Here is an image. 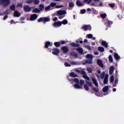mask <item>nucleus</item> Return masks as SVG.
Here are the masks:
<instances>
[{"mask_svg": "<svg viewBox=\"0 0 124 124\" xmlns=\"http://www.w3.org/2000/svg\"><path fill=\"white\" fill-rule=\"evenodd\" d=\"M86 58L88 60H85L83 63V64H86L87 63L91 64L93 63V56L91 54H87L86 55Z\"/></svg>", "mask_w": 124, "mask_h": 124, "instance_id": "obj_1", "label": "nucleus"}, {"mask_svg": "<svg viewBox=\"0 0 124 124\" xmlns=\"http://www.w3.org/2000/svg\"><path fill=\"white\" fill-rule=\"evenodd\" d=\"M10 4V0H0V5L7 7Z\"/></svg>", "mask_w": 124, "mask_h": 124, "instance_id": "obj_2", "label": "nucleus"}, {"mask_svg": "<svg viewBox=\"0 0 124 124\" xmlns=\"http://www.w3.org/2000/svg\"><path fill=\"white\" fill-rule=\"evenodd\" d=\"M76 72L78 73H81V74H83V78H84V79H86V80H88V81H90V78L86 75V72H85V71H80V70H76Z\"/></svg>", "mask_w": 124, "mask_h": 124, "instance_id": "obj_3", "label": "nucleus"}, {"mask_svg": "<svg viewBox=\"0 0 124 124\" xmlns=\"http://www.w3.org/2000/svg\"><path fill=\"white\" fill-rule=\"evenodd\" d=\"M38 22L39 23L43 22L44 24H45V23H46V22H50V18L47 17H41L38 19Z\"/></svg>", "mask_w": 124, "mask_h": 124, "instance_id": "obj_4", "label": "nucleus"}, {"mask_svg": "<svg viewBox=\"0 0 124 124\" xmlns=\"http://www.w3.org/2000/svg\"><path fill=\"white\" fill-rule=\"evenodd\" d=\"M82 29L85 31H92V27L90 25H84L82 27Z\"/></svg>", "mask_w": 124, "mask_h": 124, "instance_id": "obj_5", "label": "nucleus"}, {"mask_svg": "<svg viewBox=\"0 0 124 124\" xmlns=\"http://www.w3.org/2000/svg\"><path fill=\"white\" fill-rule=\"evenodd\" d=\"M61 50L62 51L63 54H66V53H68V51H69L68 47L66 46H62L61 47Z\"/></svg>", "mask_w": 124, "mask_h": 124, "instance_id": "obj_6", "label": "nucleus"}, {"mask_svg": "<svg viewBox=\"0 0 124 124\" xmlns=\"http://www.w3.org/2000/svg\"><path fill=\"white\" fill-rule=\"evenodd\" d=\"M52 54L53 55H54V56H59V54H60V50L59 49V48H53Z\"/></svg>", "mask_w": 124, "mask_h": 124, "instance_id": "obj_7", "label": "nucleus"}, {"mask_svg": "<svg viewBox=\"0 0 124 124\" xmlns=\"http://www.w3.org/2000/svg\"><path fill=\"white\" fill-rule=\"evenodd\" d=\"M23 10L25 12H30V11H31V8L28 5H25L23 7Z\"/></svg>", "mask_w": 124, "mask_h": 124, "instance_id": "obj_8", "label": "nucleus"}, {"mask_svg": "<svg viewBox=\"0 0 124 124\" xmlns=\"http://www.w3.org/2000/svg\"><path fill=\"white\" fill-rule=\"evenodd\" d=\"M52 26L54 27V28H57V27H61L62 26V21H58L53 23Z\"/></svg>", "mask_w": 124, "mask_h": 124, "instance_id": "obj_9", "label": "nucleus"}, {"mask_svg": "<svg viewBox=\"0 0 124 124\" xmlns=\"http://www.w3.org/2000/svg\"><path fill=\"white\" fill-rule=\"evenodd\" d=\"M57 14L59 16H61V15H64L65 14H66V11L65 10H59L58 11H57Z\"/></svg>", "mask_w": 124, "mask_h": 124, "instance_id": "obj_10", "label": "nucleus"}, {"mask_svg": "<svg viewBox=\"0 0 124 124\" xmlns=\"http://www.w3.org/2000/svg\"><path fill=\"white\" fill-rule=\"evenodd\" d=\"M37 19V15L36 14H33L31 15L30 17V20L31 21H34V20H36Z\"/></svg>", "mask_w": 124, "mask_h": 124, "instance_id": "obj_11", "label": "nucleus"}, {"mask_svg": "<svg viewBox=\"0 0 124 124\" xmlns=\"http://www.w3.org/2000/svg\"><path fill=\"white\" fill-rule=\"evenodd\" d=\"M97 63L99 66H100V67H103V63H102V61L101 60H98L97 61Z\"/></svg>", "mask_w": 124, "mask_h": 124, "instance_id": "obj_12", "label": "nucleus"}, {"mask_svg": "<svg viewBox=\"0 0 124 124\" xmlns=\"http://www.w3.org/2000/svg\"><path fill=\"white\" fill-rule=\"evenodd\" d=\"M76 4L78 6H83L84 4L80 0H78L76 2Z\"/></svg>", "mask_w": 124, "mask_h": 124, "instance_id": "obj_13", "label": "nucleus"}, {"mask_svg": "<svg viewBox=\"0 0 124 124\" xmlns=\"http://www.w3.org/2000/svg\"><path fill=\"white\" fill-rule=\"evenodd\" d=\"M114 57L116 61H119L121 59V56H119V54L117 53H114Z\"/></svg>", "mask_w": 124, "mask_h": 124, "instance_id": "obj_14", "label": "nucleus"}, {"mask_svg": "<svg viewBox=\"0 0 124 124\" xmlns=\"http://www.w3.org/2000/svg\"><path fill=\"white\" fill-rule=\"evenodd\" d=\"M14 17H20V13L18 12V11H15L14 13Z\"/></svg>", "mask_w": 124, "mask_h": 124, "instance_id": "obj_15", "label": "nucleus"}, {"mask_svg": "<svg viewBox=\"0 0 124 124\" xmlns=\"http://www.w3.org/2000/svg\"><path fill=\"white\" fill-rule=\"evenodd\" d=\"M114 69H115V67L114 66H112L109 68V74H113L114 73Z\"/></svg>", "mask_w": 124, "mask_h": 124, "instance_id": "obj_16", "label": "nucleus"}, {"mask_svg": "<svg viewBox=\"0 0 124 124\" xmlns=\"http://www.w3.org/2000/svg\"><path fill=\"white\" fill-rule=\"evenodd\" d=\"M71 46H72V47H80V44H76L75 43H72L70 44Z\"/></svg>", "mask_w": 124, "mask_h": 124, "instance_id": "obj_17", "label": "nucleus"}, {"mask_svg": "<svg viewBox=\"0 0 124 124\" xmlns=\"http://www.w3.org/2000/svg\"><path fill=\"white\" fill-rule=\"evenodd\" d=\"M77 51L80 54V55H83V49L81 47H78L77 49Z\"/></svg>", "mask_w": 124, "mask_h": 124, "instance_id": "obj_18", "label": "nucleus"}, {"mask_svg": "<svg viewBox=\"0 0 124 124\" xmlns=\"http://www.w3.org/2000/svg\"><path fill=\"white\" fill-rule=\"evenodd\" d=\"M92 81L93 84L95 85V87H98V83L95 78H93Z\"/></svg>", "mask_w": 124, "mask_h": 124, "instance_id": "obj_19", "label": "nucleus"}, {"mask_svg": "<svg viewBox=\"0 0 124 124\" xmlns=\"http://www.w3.org/2000/svg\"><path fill=\"white\" fill-rule=\"evenodd\" d=\"M108 90H109V87L108 86H105L103 88V93H107V92H108Z\"/></svg>", "mask_w": 124, "mask_h": 124, "instance_id": "obj_20", "label": "nucleus"}, {"mask_svg": "<svg viewBox=\"0 0 124 124\" xmlns=\"http://www.w3.org/2000/svg\"><path fill=\"white\" fill-rule=\"evenodd\" d=\"M108 83V75H106V77L104 78V84H107Z\"/></svg>", "mask_w": 124, "mask_h": 124, "instance_id": "obj_21", "label": "nucleus"}, {"mask_svg": "<svg viewBox=\"0 0 124 124\" xmlns=\"http://www.w3.org/2000/svg\"><path fill=\"white\" fill-rule=\"evenodd\" d=\"M10 9L12 11H15V10H16V7H15V5H14V4L11 5L10 6Z\"/></svg>", "mask_w": 124, "mask_h": 124, "instance_id": "obj_22", "label": "nucleus"}, {"mask_svg": "<svg viewBox=\"0 0 124 124\" xmlns=\"http://www.w3.org/2000/svg\"><path fill=\"white\" fill-rule=\"evenodd\" d=\"M70 55L73 57H75V58H78V54L76 53V52H71Z\"/></svg>", "mask_w": 124, "mask_h": 124, "instance_id": "obj_23", "label": "nucleus"}, {"mask_svg": "<svg viewBox=\"0 0 124 124\" xmlns=\"http://www.w3.org/2000/svg\"><path fill=\"white\" fill-rule=\"evenodd\" d=\"M55 47H59L61 46V43L59 42H56L54 43Z\"/></svg>", "mask_w": 124, "mask_h": 124, "instance_id": "obj_24", "label": "nucleus"}, {"mask_svg": "<svg viewBox=\"0 0 124 124\" xmlns=\"http://www.w3.org/2000/svg\"><path fill=\"white\" fill-rule=\"evenodd\" d=\"M50 45H51V42H46L45 43V48H47L49 47V46H50Z\"/></svg>", "mask_w": 124, "mask_h": 124, "instance_id": "obj_25", "label": "nucleus"}, {"mask_svg": "<svg viewBox=\"0 0 124 124\" xmlns=\"http://www.w3.org/2000/svg\"><path fill=\"white\" fill-rule=\"evenodd\" d=\"M69 76L71 77H73V78H75V77H78V75H76L74 72H72L70 73Z\"/></svg>", "mask_w": 124, "mask_h": 124, "instance_id": "obj_26", "label": "nucleus"}, {"mask_svg": "<svg viewBox=\"0 0 124 124\" xmlns=\"http://www.w3.org/2000/svg\"><path fill=\"white\" fill-rule=\"evenodd\" d=\"M102 45L106 47V48H107L108 47V44H107L106 42L104 41H103L102 42Z\"/></svg>", "mask_w": 124, "mask_h": 124, "instance_id": "obj_27", "label": "nucleus"}, {"mask_svg": "<svg viewBox=\"0 0 124 124\" xmlns=\"http://www.w3.org/2000/svg\"><path fill=\"white\" fill-rule=\"evenodd\" d=\"M67 24H68V21L66 19H64L61 22V25H66Z\"/></svg>", "mask_w": 124, "mask_h": 124, "instance_id": "obj_28", "label": "nucleus"}, {"mask_svg": "<svg viewBox=\"0 0 124 124\" xmlns=\"http://www.w3.org/2000/svg\"><path fill=\"white\" fill-rule=\"evenodd\" d=\"M39 9H40V11H42L44 9V4H40L39 5Z\"/></svg>", "mask_w": 124, "mask_h": 124, "instance_id": "obj_29", "label": "nucleus"}, {"mask_svg": "<svg viewBox=\"0 0 124 124\" xmlns=\"http://www.w3.org/2000/svg\"><path fill=\"white\" fill-rule=\"evenodd\" d=\"M74 88H75L76 89H81V86L79 85L78 84H75L74 85Z\"/></svg>", "mask_w": 124, "mask_h": 124, "instance_id": "obj_30", "label": "nucleus"}, {"mask_svg": "<svg viewBox=\"0 0 124 124\" xmlns=\"http://www.w3.org/2000/svg\"><path fill=\"white\" fill-rule=\"evenodd\" d=\"M98 51H99V52H102L104 51V48H103L102 46H99L98 48Z\"/></svg>", "mask_w": 124, "mask_h": 124, "instance_id": "obj_31", "label": "nucleus"}, {"mask_svg": "<svg viewBox=\"0 0 124 124\" xmlns=\"http://www.w3.org/2000/svg\"><path fill=\"white\" fill-rule=\"evenodd\" d=\"M101 18H102V19H105V18H106V17H107V15H106V14H101L100 15Z\"/></svg>", "mask_w": 124, "mask_h": 124, "instance_id": "obj_32", "label": "nucleus"}, {"mask_svg": "<svg viewBox=\"0 0 124 124\" xmlns=\"http://www.w3.org/2000/svg\"><path fill=\"white\" fill-rule=\"evenodd\" d=\"M84 88L86 91H89L90 90V88H89V86L87 84H84Z\"/></svg>", "mask_w": 124, "mask_h": 124, "instance_id": "obj_33", "label": "nucleus"}, {"mask_svg": "<svg viewBox=\"0 0 124 124\" xmlns=\"http://www.w3.org/2000/svg\"><path fill=\"white\" fill-rule=\"evenodd\" d=\"M86 84H87V85H88V86H90V87H91V88H93V84L92 83V82L86 81Z\"/></svg>", "mask_w": 124, "mask_h": 124, "instance_id": "obj_34", "label": "nucleus"}, {"mask_svg": "<svg viewBox=\"0 0 124 124\" xmlns=\"http://www.w3.org/2000/svg\"><path fill=\"white\" fill-rule=\"evenodd\" d=\"M69 7H74V3L73 2H69Z\"/></svg>", "mask_w": 124, "mask_h": 124, "instance_id": "obj_35", "label": "nucleus"}, {"mask_svg": "<svg viewBox=\"0 0 124 124\" xmlns=\"http://www.w3.org/2000/svg\"><path fill=\"white\" fill-rule=\"evenodd\" d=\"M104 24L107 26V27H108V24H109V20H106L104 21Z\"/></svg>", "mask_w": 124, "mask_h": 124, "instance_id": "obj_36", "label": "nucleus"}, {"mask_svg": "<svg viewBox=\"0 0 124 124\" xmlns=\"http://www.w3.org/2000/svg\"><path fill=\"white\" fill-rule=\"evenodd\" d=\"M108 60L110 62H113V57H112V55H109L108 57Z\"/></svg>", "mask_w": 124, "mask_h": 124, "instance_id": "obj_37", "label": "nucleus"}, {"mask_svg": "<svg viewBox=\"0 0 124 124\" xmlns=\"http://www.w3.org/2000/svg\"><path fill=\"white\" fill-rule=\"evenodd\" d=\"M33 2H34V4L35 5L39 4V0H33Z\"/></svg>", "mask_w": 124, "mask_h": 124, "instance_id": "obj_38", "label": "nucleus"}, {"mask_svg": "<svg viewBox=\"0 0 124 124\" xmlns=\"http://www.w3.org/2000/svg\"><path fill=\"white\" fill-rule=\"evenodd\" d=\"M64 65H65V66L67 67H69L71 66V65H70L69 64V63H68L67 62H64Z\"/></svg>", "mask_w": 124, "mask_h": 124, "instance_id": "obj_39", "label": "nucleus"}, {"mask_svg": "<svg viewBox=\"0 0 124 124\" xmlns=\"http://www.w3.org/2000/svg\"><path fill=\"white\" fill-rule=\"evenodd\" d=\"M33 11L34 12H35V13H38L39 12H40V10H39L37 8H36L33 10Z\"/></svg>", "mask_w": 124, "mask_h": 124, "instance_id": "obj_40", "label": "nucleus"}, {"mask_svg": "<svg viewBox=\"0 0 124 124\" xmlns=\"http://www.w3.org/2000/svg\"><path fill=\"white\" fill-rule=\"evenodd\" d=\"M93 91L94 92H95L96 93H98L99 91H98V88H96L95 87H93V88H92Z\"/></svg>", "mask_w": 124, "mask_h": 124, "instance_id": "obj_41", "label": "nucleus"}, {"mask_svg": "<svg viewBox=\"0 0 124 124\" xmlns=\"http://www.w3.org/2000/svg\"><path fill=\"white\" fill-rule=\"evenodd\" d=\"M33 2V0H28L27 1V3L28 4H31V3H32Z\"/></svg>", "mask_w": 124, "mask_h": 124, "instance_id": "obj_42", "label": "nucleus"}, {"mask_svg": "<svg viewBox=\"0 0 124 124\" xmlns=\"http://www.w3.org/2000/svg\"><path fill=\"white\" fill-rule=\"evenodd\" d=\"M56 5H57V4L55 2L51 3V4H50V6L51 7H54V6H56Z\"/></svg>", "mask_w": 124, "mask_h": 124, "instance_id": "obj_43", "label": "nucleus"}, {"mask_svg": "<svg viewBox=\"0 0 124 124\" xmlns=\"http://www.w3.org/2000/svg\"><path fill=\"white\" fill-rule=\"evenodd\" d=\"M73 81L75 83H77L78 84H79V79L78 78H74Z\"/></svg>", "mask_w": 124, "mask_h": 124, "instance_id": "obj_44", "label": "nucleus"}, {"mask_svg": "<svg viewBox=\"0 0 124 124\" xmlns=\"http://www.w3.org/2000/svg\"><path fill=\"white\" fill-rule=\"evenodd\" d=\"M108 6H110V7H115V3H109L108 4Z\"/></svg>", "mask_w": 124, "mask_h": 124, "instance_id": "obj_45", "label": "nucleus"}, {"mask_svg": "<svg viewBox=\"0 0 124 124\" xmlns=\"http://www.w3.org/2000/svg\"><path fill=\"white\" fill-rule=\"evenodd\" d=\"M93 0H84L85 2H87L88 4H90Z\"/></svg>", "mask_w": 124, "mask_h": 124, "instance_id": "obj_46", "label": "nucleus"}, {"mask_svg": "<svg viewBox=\"0 0 124 124\" xmlns=\"http://www.w3.org/2000/svg\"><path fill=\"white\" fill-rule=\"evenodd\" d=\"M110 81L111 83H113V82H114V76H111Z\"/></svg>", "mask_w": 124, "mask_h": 124, "instance_id": "obj_47", "label": "nucleus"}, {"mask_svg": "<svg viewBox=\"0 0 124 124\" xmlns=\"http://www.w3.org/2000/svg\"><path fill=\"white\" fill-rule=\"evenodd\" d=\"M16 7H23V4L21 3L17 4Z\"/></svg>", "mask_w": 124, "mask_h": 124, "instance_id": "obj_48", "label": "nucleus"}, {"mask_svg": "<svg viewBox=\"0 0 124 124\" xmlns=\"http://www.w3.org/2000/svg\"><path fill=\"white\" fill-rule=\"evenodd\" d=\"M81 14H85L86 13V9H82L80 11Z\"/></svg>", "mask_w": 124, "mask_h": 124, "instance_id": "obj_49", "label": "nucleus"}, {"mask_svg": "<svg viewBox=\"0 0 124 124\" xmlns=\"http://www.w3.org/2000/svg\"><path fill=\"white\" fill-rule=\"evenodd\" d=\"M87 71L89 72V73H92V72H93V70H92L91 68H88L87 69Z\"/></svg>", "mask_w": 124, "mask_h": 124, "instance_id": "obj_50", "label": "nucleus"}, {"mask_svg": "<svg viewBox=\"0 0 124 124\" xmlns=\"http://www.w3.org/2000/svg\"><path fill=\"white\" fill-rule=\"evenodd\" d=\"M105 76V73H103L102 75H101V78L103 79L104 78V77Z\"/></svg>", "mask_w": 124, "mask_h": 124, "instance_id": "obj_51", "label": "nucleus"}, {"mask_svg": "<svg viewBox=\"0 0 124 124\" xmlns=\"http://www.w3.org/2000/svg\"><path fill=\"white\" fill-rule=\"evenodd\" d=\"M87 36L89 38H93V34H87Z\"/></svg>", "mask_w": 124, "mask_h": 124, "instance_id": "obj_52", "label": "nucleus"}, {"mask_svg": "<svg viewBox=\"0 0 124 124\" xmlns=\"http://www.w3.org/2000/svg\"><path fill=\"white\" fill-rule=\"evenodd\" d=\"M62 7H63V5H57L56 6V8H62Z\"/></svg>", "mask_w": 124, "mask_h": 124, "instance_id": "obj_53", "label": "nucleus"}, {"mask_svg": "<svg viewBox=\"0 0 124 124\" xmlns=\"http://www.w3.org/2000/svg\"><path fill=\"white\" fill-rule=\"evenodd\" d=\"M80 85H84V84H85V81L83 80H80Z\"/></svg>", "mask_w": 124, "mask_h": 124, "instance_id": "obj_54", "label": "nucleus"}, {"mask_svg": "<svg viewBox=\"0 0 124 124\" xmlns=\"http://www.w3.org/2000/svg\"><path fill=\"white\" fill-rule=\"evenodd\" d=\"M50 8H51V6H47V7H46L45 8V10H49V9H50Z\"/></svg>", "mask_w": 124, "mask_h": 124, "instance_id": "obj_55", "label": "nucleus"}, {"mask_svg": "<svg viewBox=\"0 0 124 124\" xmlns=\"http://www.w3.org/2000/svg\"><path fill=\"white\" fill-rule=\"evenodd\" d=\"M60 44H62V45L65 44V41H60Z\"/></svg>", "mask_w": 124, "mask_h": 124, "instance_id": "obj_56", "label": "nucleus"}, {"mask_svg": "<svg viewBox=\"0 0 124 124\" xmlns=\"http://www.w3.org/2000/svg\"><path fill=\"white\" fill-rule=\"evenodd\" d=\"M112 24H113V22L110 20H108V26H110V25H112Z\"/></svg>", "mask_w": 124, "mask_h": 124, "instance_id": "obj_57", "label": "nucleus"}, {"mask_svg": "<svg viewBox=\"0 0 124 124\" xmlns=\"http://www.w3.org/2000/svg\"><path fill=\"white\" fill-rule=\"evenodd\" d=\"M8 18V16L7 15H6L3 17V20H6Z\"/></svg>", "mask_w": 124, "mask_h": 124, "instance_id": "obj_58", "label": "nucleus"}, {"mask_svg": "<svg viewBox=\"0 0 124 124\" xmlns=\"http://www.w3.org/2000/svg\"><path fill=\"white\" fill-rule=\"evenodd\" d=\"M86 47L88 50H92V47H91L89 46H87Z\"/></svg>", "mask_w": 124, "mask_h": 124, "instance_id": "obj_59", "label": "nucleus"}, {"mask_svg": "<svg viewBox=\"0 0 124 124\" xmlns=\"http://www.w3.org/2000/svg\"><path fill=\"white\" fill-rule=\"evenodd\" d=\"M115 76L116 77H118V71H115Z\"/></svg>", "mask_w": 124, "mask_h": 124, "instance_id": "obj_60", "label": "nucleus"}, {"mask_svg": "<svg viewBox=\"0 0 124 124\" xmlns=\"http://www.w3.org/2000/svg\"><path fill=\"white\" fill-rule=\"evenodd\" d=\"M84 42L85 43H88V40H87V39H85L84 40Z\"/></svg>", "mask_w": 124, "mask_h": 124, "instance_id": "obj_61", "label": "nucleus"}, {"mask_svg": "<svg viewBox=\"0 0 124 124\" xmlns=\"http://www.w3.org/2000/svg\"><path fill=\"white\" fill-rule=\"evenodd\" d=\"M57 20H58V17H55L53 18V21H57Z\"/></svg>", "mask_w": 124, "mask_h": 124, "instance_id": "obj_62", "label": "nucleus"}, {"mask_svg": "<svg viewBox=\"0 0 124 124\" xmlns=\"http://www.w3.org/2000/svg\"><path fill=\"white\" fill-rule=\"evenodd\" d=\"M91 5H92V6H95V3H92Z\"/></svg>", "mask_w": 124, "mask_h": 124, "instance_id": "obj_63", "label": "nucleus"}, {"mask_svg": "<svg viewBox=\"0 0 124 124\" xmlns=\"http://www.w3.org/2000/svg\"><path fill=\"white\" fill-rule=\"evenodd\" d=\"M11 24H13L14 23V20H12L10 22Z\"/></svg>", "mask_w": 124, "mask_h": 124, "instance_id": "obj_64", "label": "nucleus"}]
</instances>
